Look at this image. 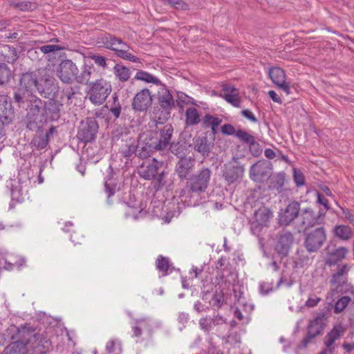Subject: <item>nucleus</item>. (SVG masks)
<instances>
[{"instance_id": "nucleus-1", "label": "nucleus", "mask_w": 354, "mask_h": 354, "mask_svg": "<svg viewBox=\"0 0 354 354\" xmlns=\"http://www.w3.org/2000/svg\"><path fill=\"white\" fill-rule=\"evenodd\" d=\"M12 102L19 109L26 111V125L30 131L38 130L43 126L41 113L44 100L35 94L12 97Z\"/></svg>"}, {"instance_id": "nucleus-2", "label": "nucleus", "mask_w": 354, "mask_h": 354, "mask_svg": "<svg viewBox=\"0 0 354 354\" xmlns=\"http://www.w3.org/2000/svg\"><path fill=\"white\" fill-rule=\"evenodd\" d=\"M138 174L145 180H154L153 187L156 190L162 189L167 183V172L164 168V162L156 158L143 162L138 167Z\"/></svg>"}, {"instance_id": "nucleus-3", "label": "nucleus", "mask_w": 354, "mask_h": 354, "mask_svg": "<svg viewBox=\"0 0 354 354\" xmlns=\"http://www.w3.org/2000/svg\"><path fill=\"white\" fill-rule=\"evenodd\" d=\"M97 44L99 47H104L114 51L115 55L121 59L132 62H140V59L130 53L131 47L122 39L110 33H103L97 39Z\"/></svg>"}, {"instance_id": "nucleus-4", "label": "nucleus", "mask_w": 354, "mask_h": 354, "mask_svg": "<svg viewBox=\"0 0 354 354\" xmlns=\"http://www.w3.org/2000/svg\"><path fill=\"white\" fill-rule=\"evenodd\" d=\"M332 305L328 303L324 308L317 313L307 326V333L301 341L299 348H303L312 342L316 337L322 335L324 328L326 327L330 317Z\"/></svg>"}, {"instance_id": "nucleus-5", "label": "nucleus", "mask_w": 354, "mask_h": 354, "mask_svg": "<svg viewBox=\"0 0 354 354\" xmlns=\"http://www.w3.org/2000/svg\"><path fill=\"white\" fill-rule=\"evenodd\" d=\"M158 92V105L154 106L153 113L156 124H163L171 117V112L175 108L176 101L171 93L164 84Z\"/></svg>"}, {"instance_id": "nucleus-6", "label": "nucleus", "mask_w": 354, "mask_h": 354, "mask_svg": "<svg viewBox=\"0 0 354 354\" xmlns=\"http://www.w3.org/2000/svg\"><path fill=\"white\" fill-rule=\"evenodd\" d=\"M32 332L24 340L26 354H46L51 348L50 340L44 334L37 332L35 328L30 326Z\"/></svg>"}, {"instance_id": "nucleus-7", "label": "nucleus", "mask_w": 354, "mask_h": 354, "mask_svg": "<svg viewBox=\"0 0 354 354\" xmlns=\"http://www.w3.org/2000/svg\"><path fill=\"white\" fill-rule=\"evenodd\" d=\"M39 80V77L36 72L28 71L22 73L19 75L18 85L14 89L12 97L35 94Z\"/></svg>"}, {"instance_id": "nucleus-8", "label": "nucleus", "mask_w": 354, "mask_h": 354, "mask_svg": "<svg viewBox=\"0 0 354 354\" xmlns=\"http://www.w3.org/2000/svg\"><path fill=\"white\" fill-rule=\"evenodd\" d=\"M304 246L310 253L317 252L327 239L326 230L324 226L304 230Z\"/></svg>"}, {"instance_id": "nucleus-9", "label": "nucleus", "mask_w": 354, "mask_h": 354, "mask_svg": "<svg viewBox=\"0 0 354 354\" xmlns=\"http://www.w3.org/2000/svg\"><path fill=\"white\" fill-rule=\"evenodd\" d=\"M212 171L207 167H202L187 180V188L192 192L201 194L205 192L209 184Z\"/></svg>"}, {"instance_id": "nucleus-10", "label": "nucleus", "mask_w": 354, "mask_h": 354, "mask_svg": "<svg viewBox=\"0 0 354 354\" xmlns=\"http://www.w3.org/2000/svg\"><path fill=\"white\" fill-rule=\"evenodd\" d=\"M99 124L95 118L87 117L82 120L79 126L77 138L84 144L95 140L98 132Z\"/></svg>"}, {"instance_id": "nucleus-11", "label": "nucleus", "mask_w": 354, "mask_h": 354, "mask_svg": "<svg viewBox=\"0 0 354 354\" xmlns=\"http://www.w3.org/2000/svg\"><path fill=\"white\" fill-rule=\"evenodd\" d=\"M273 169L270 161L262 159L252 165L250 169V178L256 183H264L271 176Z\"/></svg>"}, {"instance_id": "nucleus-12", "label": "nucleus", "mask_w": 354, "mask_h": 354, "mask_svg": "<svg viewBox=\"0 0 354 354\" xmlns=\"http://www.w3.org/2000/svg\"><path fill=\"white\" fill-rule=\"evenodd\" d=\"M89 100L95 104H102L111 91V86L104 79L91 82Z\"/></svg>"}, {"instance_id": "nucleus-13", "label": "nucleus", "mask_w": 354, "mask_h": 354, "mask_svg": "<svg viewBox=\"0 0 354 354\" xmlns=\"http://www.w3.org/2000/svg\"><path fill=\"white\" fill-rule=\"evenodd\" d=\"M56 74L62 82L67 84L77 81L79 69L71 59H64L59 64Z\"/></svg>"}, {"instance_id": "nucleus-14", "label": "nucleus", "mask_w": 354, "mask_h": 354, "mask_svg": "<svg viewBox=\"0 0 354 354\" xmlns=\"http://www.w3.org/2000/svg\"><path fill=\"white\" fill-rule=\"evenodd\" d=\"M326 212L319 209L315 213L313 208L306 207L301 212V225L305 227V230H309L316 225L324 223Z\"/></svg>"}, {"instance_id": "nucleus-15", "label": "nucleus", "mask_w": 354, "mask_h": 354, "mask_svg": "<svg viewBox=\"0 0 354 354\" xmlns=\"http://www.w3.org/2000/svg\"><path fill=\"white\" fill-rule=\"evenodd\" d=\"M63 106L64 104L57 100L56 97L44 101L41 120H44L45 122L47 120H58L61 116Z\"/></svg>"}, {"instance_id": "nucleus-16", "label": "nucleus", "mask_w": 354, "mask_h": 354, "mask_svg": "<svg viewBox=\"0 0 354 354\" xmlns=\"http://www.w3.org/2000/svg\"><path fill=\"white\" fill-rule=\"evenodd\" d=\"M31 325L30 324H25L20 326H17L14 324L10 325L6 329L4 336L6 339L12 341V342H19L24 346V340L28 336V334L32 331L30 329Z\"/></svg>"}, {"instance_id": "nucleus-17", "label": "nucleus", "mask_w": 354, "mask_h": 354, "mask_svg": "<svg viewBox=\"0 0 354 354\" xmlns=\"http://www.w3.org/2000/svg\"><path fill=\"white\" fill-rule=\"evenodd\" d=\"M244 171V166L235 160L224 165L222 171V176L225 180L230 185L241 178Z\"/></svg>"}, {"instance_id": "nucleus-18", "label": "nucleus", "mask_w": 354, "mask_h": 354, "mask_svg": "<svg viewBox=\"0 0 354 354\" xmlns=\"http://www.w3.org/2000/svg\"><path fill=\"white\" fill-rule=\"evenodd\" d=\"M36 91L44 98H54L59 93V86L55 79L48 77L39 80Z\"/></svg>"}, {"instance_id": "nucleus-19", "label": "nucleus", "mask_w": 354, "mask_h": 354, "mask_svg": "<svg viewBox=\"0 0 354 354\" xmlns=\"http://www.w3.org/2000/svg\"><path fill=\"white\" fill-rule=\"evenodd\" d=\"M300 203L296 201H291L284 209L281 210L279 215V223L281 225H289L300 212Z\"/></svg>"}, {"instance_id": "nucleus-20", "label": "nucleus", "mask_w": 354, "mask_h": 354, "mask_svg": "<svg viewBox=\"0 0 354 354\" xmlns=\"http://www.w3.org/2000/svg\"><path fill=\"white\" fill-rule=\"evenodd\" d=\"M195 167V159L191 156L180 157L176 162L175 171L182 180H188L192 175Z\"/></svg>"}, {"instance_id": "nucleus-21", "label": "nucleus", "mask_w": 354, "mask_h": 354, "mask_svg": "<svg viewBox=\"0 0 354 354\" xmlns=\"http://www.w3.org/2000/svg\"><path fill=\"white\" fill-rule=\"evenodd\" d=\"M36 133L32 138L30 146L34 149L40 151L45 149L48 145L50 136L57 132L56 127L51 126L48 131L44 132L42 127L38 130H36Z\"/></svg>"}, {"instance_id": "nucleus-22", "label": "nucleus", "mask_w": 354, "mask_h": 354, "mask_svg": "<svg viewBox=\"0 0 354 354\" xmlns=\"http://www.w3.org/2000/svg\"><path fill=\"white\" fill-rule=\"evenodd\" d=\"M152 96L149 89L144 88L133 98L131 107L135 111L145 112L151 106Z\"/></svg>"}, {"instance_id": "nucleus-23", "label": "nucleus", "mask_w": 354, "mask_h": 354, "mask_svg": "<svg viewBox=\"0 0 354 354\" xmlns=\"http://www.w3.org/2000/svg\"><path fill=\"white\" fill-rule=\"evenodd\" d=\"M268 75L272 82L282 90L287 95L290 93V84L286 81V73L280 67H271L268 71Z\"/></svg>"}, {"instance_id": "nucleus-24", "label": "nucleus", "mask_w": 354, "mask_h": 354, "mask_svg": "<svg viewBox=\"0 0 354 354\" xmlns=\"http://www.w3.org/2000/svg\"><path fill=\"white\" fill-rule=\"evenodd\" d=\"M293 241L294 237L290 232H284L280 234L275 245V250L281 258L288 256Z\"/></svg>"}, {"instance_id": "nucleus-25", "label": "nucleus", "mask_w": 354, "mask_h": 354, "mask_svg": "<svg viewBox=\"0 0 354 354\" xmlns=\"http://www.w3.org/2000/svg\"><path fill=\"white\" fill-rule=\"evenodd\" d=\"M158 126V124H156ZM157 129L153 130L157 133V138L159 142L160 147L162 150H165L168 148L171 137L174 133V127L171 124H166L162 127H156Z\"/></svg>"}, {"instance_id": "nucleus-26", "label": "nucleus", "mask_w": 354, "mask_h": 354, "mask_svg": "<svg viewBox=\"0 0 354 354\" xmlns=\"http://www.w3.org/2000/svg\"><path fill=\"white\" fill-rule=\"evenodd\" d=\"M121 139L124 144L121 145L119 149L120 154L127 159H129L133 155L136 156L138 148L134 139L129 136L127 133H122Z\"/></svg>"}, {"instance_id": "nucleus-27", "label": "nucleus", "mask_w": 354, "mask_h": 354, "mask_svg": "<svg viewBox=\"0 0 354 354\" xmlns=\"http://www.w3.org/2000/svg\"><path fill=\"white\" fill-rule=\"evenodd\" d=\"M14 116L12 102L8 95H0V120L2 122L9 123Z\"/></svg>"}, {"instance_id": "nucleus-28", "label": "nucleus", "mask_w": 354, "mask_h": 354, "mask_svg": "<svg viewBox=\"0 0 354 354\" xmlns=\"http://www.w3.org/2000/svg\"><path fill=\"white\" fill-rule=\"evenodd\" d=\"M207 135V132L205 133V136H199L194 140V149L204 157H207L209 155L214 147V141H209Z\"/></svg>"}, {"instance_id": "nucleus-29", "label": "nucleus", "mask_w": 354, "mask_h": 354, "mask_svg": "<svg viewBox=\"0 0 354 354\" xmlns=\"http://www.w3.org/2000/svg\"><path fill=\"white\" fill-rule=\"evenodd\" d=\"M18 57L17 52L14 47L7 44L0 45V59L3 62L13 64Z\"/></svg>"}, {"instance_id": "nucleus-30", "label": "nucleus", "mask_w": 354, "mask_h": 354, "mask_svg": "<svg viewBox=\"0 0 354 354\" xmlns=\"http://www.w3.org/2000/svg\"><path fill=\"white\" fill-rule=\"evenodd\" d=\"M109 174L107 176V178L104 182V188L105 192L107 194V202L108 203H111L110 198L111 196L114 195L117 191L119 190L118 181L115 178H114L112 176L113 174V168L110 165L109 167Z\"/></svg>"}, {"instance_id": "nucleus-31", "label": "nucleus", "mask_w": 354, "mask_h": 354, "mask_svg": "<svg viewBox=\"0 0 354 354\" xmlns=\"http://www.w3.org/2000/svg\"><path fill=\"white\" fill-rule=\"evenodd\" d=\"M255 221L260 225H268V222L272 217V212L267 207L261 206L254 212Z\"/></svg>"}, {"instance_id": "nucleus-32", "label": "nucleus", "mask_w": 354, "mask_h": 354, "mask_svg": "<svg viewBox=\"0 0 354 354\" xmlns=\"http://www.w3.org/2000/svg\"><path fill=\"white\" fill-rule=\"evenodd\" d=\"M348 250L345 247H339L328 253V257L326 259V264L331 266H335L339 261L345 258Z\"/></svg>"}, {"instance_id": "nucleus-33", "label": "nucleus", "mask_w": 354, "mask_h": 354, "mask_svg": "<svg viewBox=\"0 0 354 354\" xmlns=\"http://www.w3.org/2000/svg\"><path fill=\"white\" fill-rule=\"evenodd\" d=\"M157 136V133L153 130H151L143 133L139 136V138L145 141V143H147L149 146L153 148L156 151H162L161 147H160Z\"/></svg>"}, {"instance_id": "nucleus-34", "label": "nucleus", "mask_w": 354, "mask_h": 354, "mask_svg": "<svg viewBox=\"0 0 354 354\" xmlns=\"http://www.w3.org/2000/svg\"><path fill=\"white\" fill-rule=\"evenodd\" d=\"M209 296H211L210 300L209 301V306L214 309V310H218L219 309L223 304V299H224V295L222 291H216L212 295H209L208 292H206L204 294L203 297V300H207L209 299Z\"/></svg>"}, {"instance_id": "nucleus-35", "label": "nucleus", "mask_w": 354, "mask_h": 354, "mask_svg": "<svg viewBox=\"0 0 354 354\" xmlns=\"http://www.w3.org/2000/svg\"><path fill=\"white\" fill-rule=\"evenodd\" d=\"M156 269L165 277L169 274V271L174 270L171 263L168 257L159 255L156 261Z\"/></svg>"}, {"instance_id": "nucleus-36", "label": "nucleus", "mask_w": 354, "mask_h": 354, "mask_svg": "<svg viewBox=\"0 0 354 354\" xmlns=\"http://www.w3.org/2000/svg\"><path fill=\"white\" fill-rule=\"evenodd\" d=\"M138 153L136 156L140 159H146L151 156L156 151L145 143V141L138 138L137 142Z\"/></svg>"}, {"instance_id": "nucleus-37", "label": "nucleus", "mask_w": 354, "mask_h": 354, "mask_svg": "<svg viewBox=\"0 0 354 354\" xmlns=\"http://www.w3.org/2000/svg\"><path fill=\"white\" fill-rule=\"evenodd\" d=\"M113 74L121 82H127L131 77V71L121 63H117L113 68Z\"/></svg>"}, {"instance_id": "nucleus-38", "label": "nucleus", "mask_w": 354, "mask_h": 354, "mask_svg": "<svg viewBox=\"0 0 354 354\" xmlns=\"http://www.w3.org/2000/svg\"><path fill=\"white\" fill-rule=\"evenodd\" d=\"M334 236L342 241L349 240L353 235V231L351 227L345 225H339L334 227L333 230Z\"/></svg>"}, {"instance_id": "nucleus-39", "label": "nucleus", "mask_w": 354, "mask_h": 354, "mask_svg": "<svg viewBox=\"0 0 354 354\" xmlns=\"http://www.w3.org/2000/svg\"><path fill=\"white\" fill-rule=\"evenodd\" d=\"M201 115L198 110L194 107H189L185 111L186 126H194L201 122Z\"/></svg>"}, {"instance_id": "nucleus-40", "label": "nucleus", "mask_w": 354, "mask_h": 354, "mask_svg": "<svg viewBox=\"0 0 354 354\" xmlns=\"http://www.w3.org/2000/svg\"><path fill=\"white\" fill-rule=\"evenodd\" d=\"M94 73H96L92 65H85L80 75H78L77 82L82 84H90L91 82L90 80Z\"/></svg>"}, {"instance_id": "nucleus-41", "label": "nucleus", "mask_w": 354, "mask_h": 354, "mask_svg": "<svg viewBox=\"0 0 354 354\" xmlns=\"http://www.w3.org/2000/svg\"><path fill=\"white\" fill-rule=\"evenodd\" d=\"M349 270L350 267L347 264H344L339 268L337 272L332 275L330 283L332 284H340L342 282H344V281H346V276Z\"/></svg>"}, {"instance_id": "nucleus-42", "label": "nucleus", "mask_w": 354, "mask_h": 354, "mask_svg": "<svg viewBox=\"0 0 354 354\" xmlns=\"http://www.w3.org/2000/svg\"><path fill=\"white\" fill-rule=\"evenodd\" d=\"M128 209L125 212L126 217H133L135 220L143 218L147 212L140 207L138 204L130 205L129 203L126 204Z\"/></svg>"}, {"instance_id": "nucleus-43", "label": "nucleus", "mask_w": 354, "mask_h": 354, "mask_svg": "<svg viewBox=\"0 0 354 354\" xmlns=\"http://www.w3.org/2000/svg\"><path fill=\"white\" fill-rule=\"evenodd\" d=\"M136 80H141L147 83H153L156 85H162L161 81L157 77L153 76L147 71L138 70L134 77Z\"/></svg>"}, {"instance_id": "nucleus-44", "label": "nucleus", "mask_w": 354, "mask_h": 354, "mask_svg": "<svg viewBox=\"0 0 354 354\" xmlns=\"http://www.w3.org/2000/svg\"><path fill=\"white\" fill-rule=\"evenodd\" d=\"M285 180V174L283 172L278 173L271 179L270 187L280 193L283 190Z\"/></svg>"}, {"instance_id": "nucleus-45", "label": "nucleus", "mask_w": 354, "mask_h": 354, "mask_svg": "<svg viewBox=\"0 0 354 354\" xmlns=\"http://www.w3.org/2000/svg\"><path fill=\"white\" fill-rule=\"evenodd\" d=\"M12 76V71L6 63H0V86L8 84Z\"/></svg>"}, {"instance_id": "nucleus-46", "label": "nucleus", "mask_w": 354, "mask_h": 354, "mask_svg": "<svg viewBox=\"0 0 354 354\" xmlns=\"http://www.w3.org/2000/svg\"><path fill=\"white\" fill-rule=\"evenodd\" d=\"M135 326L132 328L133 337H140L142 334V328H147L149 324L147 318L136 319L134 320Z\"/></svg>"}, {"instance_id": "nucleus-47", "label": "nucleus", "mask_w": 354, "mask_h": 354, "mask_svg": "<svg viewBox=\"0 0 354 354\" xmlns=\"http://www.w3.org/2000/svg\"><path fill=\"white\" fill-rule=\"evenodd\" d=\"M24 346L19 342H11L5 348L1 354H26L24 352Z\"/></svg>"}, {"instance_id": "nucleus-48", "label": "nucleus", "mask_w": 354, "mask_h": 354, "mask_svg": "<svg viewBox=\"0 0 354 354\" xmlns=\"http://www.w3.org/2000/svg\"><path fill=\"white\" fill-rule=\"evenodd\" d=\"M169 149L171 153L180 158V157H186L185 156V147L180 142H173L169 145Z\"/></svg>"}, {"instance_id": "nucleus-49", "label": "nucleus", "mask_w": 354, "mask_h": 354, "mask_svg": "<svg viewBox=\"0 0 354 354\" xmlns=\"http://www.w3.org/2000/svg\"><path fill=\"white\" fill-rule=\"evenodd\" d=\"M10 4L21 11H32L37 8V4L30 1H12Z\"/></svg>"}, {"instance_id": "nucleus-50", "label": "nucleus", "mask_w": 354, "mask_h": 354, "mask_svg": "<svg viewBox=\"0 0 354 354\" xmlns=\"http://www.w3.org/2000/svg\"><path fill=\"white\" fill-rule=\"evenodd\" d=\"M310 259L304 251L297 252L295 261H294L295 268H302L310 264Z\"/></svg>"}, {"instance_id": "nucleus-51", "label": "nucleus", "mask_w": 354, "mask_h": 354, "mask_svg": "<svg viewBox=\"0 0 354 354\" xmlns=\"http://www.w3.org/2000/svg\"><path fill=\"white\" fill-rule=\"evenodd\" d=\"M346 327L342 324L333 326V328L328 333L335 341L340 339L346 333Z\"/></svg>"}, {"instance_id": "nucleus-52", "label": "nucleus", "mask_w": 354, "mask_h": 354, "mask_svg": "<svg viewBox=\"0 0 354 354\" xmlns=\"http://www.w3.org/2000/svg\"><path fill=\"white\" fill-rule=\"evenodd\" d=\"M79 86H68L63 89V95L67 98L68 103H72L73 100L76 98V95L80 94Z\"/></svg>"}, {"instance_id": "nucleus-53", "label": "nucleus", "mask_w": 354, "mask_h": 354, "mask_svg": "<svg viewBox=\"0 0 354 354\" xmlns=\"http://www.w3.org/2000/svg\"><path fill=\"white\" fill-rule=\"evenodd\" d=\"M351 299L348 296H344L339 299L334 306V311L338 314L342 313L348 306Z\"/></svg>"}, {"instance_id": "nucleus-54", "label": "nucleus", "mask_w": 354, "mask_h": 354, "mask_svg": "<svg viewBox=\"0 0 354 354\" xmlns=\"http://www.w3.org/2000/svg\"><path fill=\"white\" fill-rule=\"evenodd\" d=\"M87 57L93 60L95 64L98 66H100L103 68H107L106 59L105 57L89 52L88 53Z\"/></svg>"}, {"instance_id": "nucleus-55", "label": "nucleus", "mask_w": 354, "mask_h": 354, "mask_svg": "<svg viewBox=\"0 0 354 354\" xmlns=\"http://www.w3.org/2000/svg\"><path fill=\"white\" fill-rule=\"evenodd\" d=\"M236 137L240 141L248 145L255 139L254 136L249 134L247 131L242 129H239L236 131Z\"/></svg>"}, {"instance_id": "nucleus-56", "label": "nucleus", "mask_w": 354, "mask_h": 354, "mask_svg": "<svg viewBox=\"0 0 354 354\" xmlns=\"http://www.w3.org/2000/svg\"><path fill=\"white\" fill-rule=\"evenodd\" d=\"M201 121H202V127L204 129H207L209 127H211L213 125L214 122L220 121V123L222 122V120L221 119H220L218 117H215L214 115H210L209 113L205 115L203 117Z\"/></svg>"}, {"instance_id": "nucleus-57", "label": "nucleus", "mask_w": 354, "mask_h": 354, "mask_svg": "<svg viewBox=\"0 0 354 354\" xmlns=\"http://www.w3.org/2000/svg\"><path fill=\"white\" fill-rule=\"evenodd\" d=\"M39 50L44 54H48L57 50H62L65 49L64 46L55 44L44 45L39 47Z\"/></svg>"}, {"instance_id": "nucleus-58", "label": "nucleus", "mask_w": 354, "mask_h": 354, "mask_svg": "<svg viewBox=\"0 0 354 354\" xmlns=\"http://www.w3.org/2000/svg\"><path fill=\"white\" fill-rule=\"evenodd\" d=\"M224 98L225 100L232 104L235 107H239L241 104V101L239 98L238 97V93H224Z\"/></svg>"}, {"instance_id": "nucleus-59", "label": "nucleus", "mask_w": 354, "mask_h": 354, "mask_svg": "<svg viewBox=\"0 0 354 354\" xmlns=\"http://www.w3.org/2000/svg\"><path fill=\"white\" fill-rule=\"evenodd\" d=\"M249 150L254 157H259L262 153L263 149L259 142L254 139L249 145Z\"/></svg>"}, {"instance_id": "nucleus-60", "label": "nucleus", "mask_w": 354, "mask_h": 354, "mask_svg": "<svg viewBox=\"0 0 354 354\" xmlns=\"http://www.w3.org/2000/svg\"><path fill=\"white\" fill-rule=\"evenodd\" d=\"M293 178L297 187L303 186L305 184V178L303 173L297 169H293Z\"/></svg>"}, {"instance_id": "nucleus-61", "label": "nucleus", "mask_w": 354, "mask_h": 354, "mask_svg": "<svg viewBox=\"0 0 354 354\" xmlns=\"http://www.w3.org/2000/svg\"><path fill=\"white\" fill-rule=\"evenodd\" d=\"M337 285V289L342 292L347 293V292H351L352 294L354 293L353 286L351 285V283H348L347 281H344V282H342L340 284H336Z\"/></svg>"}, {"instance_id": "nucleus-62", "label": "nucleus", "mask_w": 354, "mask_h": 354, "mask_svg": "<svg viewBox=\"0 0 354 354\" xmlns=\"http://www.w3.org/2000/svg\"><path fill=\"white\" fill-rule=\"evenodd\" d=\"M212 324L210 318L207 317L201 318L199 320V325L205 332L209 333L211 330Z\"/></svg>"}, {"instance_id": "nucleus-63", "label": "nucleus", "mask_w": 354, "mask_h": 354, "mask_svg": "<svg viewBox=\"0 0 354 354\" xmlns=\"http://www.w3.org/2000/svg\"><path fill=\"white\" fill-rule=\"evenodd\" d=\"M340 208L345 219L349 221V223L354 226V210L342 207H340Z\"/></svg>"}, {"instance_id": "nucleus-64", "label": "nucleus", "mask_w": 354, "mask_h": 354, "mask_svg": "<svg viewBox=\"0 0 354 354\" xmlns=\"http://www.w3.org/2000/svg\"><path fill=\"white\" fill-rule=\"evenodd\" d=\"M273 290V284L270 282H262L260 284V292L263 295H268Z\"/></svg>"}]
</instances>
